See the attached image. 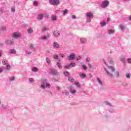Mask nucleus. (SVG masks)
I'll return each instance as SVG.
<instances>
[{
  "mask_svg": "<svg viewBox=\"0 0 131 131\" xmlns=\"http://www.w3.org/2000/svg\"><path fill=\"white\" fill-rule=\"evenodd\" d=\"M104 71L109 77H113V73L115 71V69L113 67H108L107 69L104 68Z\"/></svg>",
  "mask_w": 131,
  "mask_h": 131,
  "instance_id": "1",
  "label": "nucleus"
},
{
  "mask_svg": "<svg viewBox=\"0 0 131 131\" xmlns=\"http://www.w3.org/2000/svg\"><path fill=\"white\" fill-rule=\"evenodd\" d=\"M105 105L108 106V112L110 113H114L115 110L114 109V106H113L110 102L108 101H104Z\"/></svg>",
  "mask_w": 131,
  "mask_h": 131,
  "instance_id": "2",
  "label": "nucleus"
},
{
  "mask_svg": "<svg viewBox=\"0 0 131 131\" xmlns=\"http://www.w3.org/2000/svg\"><path fill=\"white\" fill-rule=\"evenodd\" d=\"M86 22L90 23L92 21V18L93 17V13L91 12H87L86 14Z\"/></svg>",
  "mask_w": 131,
  "mask_h": 131,
  "instance_id": "3",
  "label": "nucleus"
},
{
  "mask_svg": "<svg viewBox=\"0 0 131 131\" xmlns=\"http://www.w3.org/2000/svg\"><path fill=\"white\" fill-rule=\"evenodd\" d=\"M109 6V1L108 0H104L102 1L101 7L102 9H105V8H107Z\"/></svg>",
  "mask_w": 131,
  "mask_h": 131,
  "instance_id": "4",
  "label": "nucleus"
},
{
  "mask_svg": "<svg viewBox=\"0 0 131 131\" xmlns=\"http://www.w3.org/2000/svg\"><path fill=\"white\" fill-rule=\"evenodd\" d=\"M49 3L52 6H58V5H60V1L59 0H49Z\"/></svg>",
  "mask_w": 131,
  "mask_h": 131,
  "instance_id": "5",
  "label": "nucleus"
},
{
  "mask_svg": "<svg viewBox=\"0 0 131 131\" xmlns=\"http://www.w3.org/2000/svg\"><path fill=\"white\" fill-rule=\"evenodd\" d=\"M75 57H76V55L75 53H71L69 56H68L67 59L69 61H72L75 59Z\"/></svg>",
  "mask_w": 131,
  "mask_h": 131,
  "instance_id": "6",
  "label": "nucleus"
},
{
  "mask_svg": "<svg viewBox=\"0 0 131 131\" xmlns=\"http://www.w3.org/2000/svg\"><path fill=\"white\" fill-rule=\"evenodd\" d=\"M49 73L52 75H57V74H58V71L54 69H50Z\"/></svg>",
  "mask_w": 131,
  "mask_h": 131,
  "instance_id": "7",
  "label": "nucleus"
},
{
  "mask_svg": "<svg viewBox=\"0 0 131 131\" xmlns=\"http://www.w3.org/2000/svg\"><path fill=\"white\" fill-rule=\"evenodd\" d=\"M52 47L53 49H58L60 48V45L59 43H58V42H54L53 43Z\"/></svg>",
  "mask_w": 131,
  "mask_h": 131,
  "instance_id": "8",
  "label": "nucleus"
},
{
  "mask_svg": "<svg viewBox=\"0 0 131 131\" xmlns=\"http://www.w3.org/2000/svg\"><path fill=\"white\" fill-rule=\"evenodd\" d=\"M42 19H43V14L42 13L38 14L37 16V20H38V21H41Z\"/></svg>",
  "mask_w": 131,
  "mask_h": 131,
  "instance_id": "9",
  "label": "nucleus"
},
{
  "mask_svg": "<svg viewBox=\"0 0 131 131\" xmlns=\"http://www.w3.org/2000/svg\"><path fill=\"white\" fill-rule=\"evenodd\" d=\"M69 91L70 94H71L72 95H75V94H76V90L73 89V88H72V87L71 86L70 88Z\"/></svg>",
  "mask_w": 131,
  "mask_h": 131,
  "instance_id": "10",
  "label": "nucleus"
},
{
  "mask_svg": "<svg viewBox=\"0 0 131 131\" xmlns=\"http://www.w3.org/2000/svg\"><path fill=\"white\" fill-rule=\"evenodd\" d=\"M53 34L55 37H59L60 36V32L55 31L53 32Z\"/></svg>",
  "mask_w": 131,
  "mask_h": 131,
  "instance_id": "11",
  "label": "nucleus"
},
{
  "mask_svg": "<svg viewBox=\"0 0 131 131\" xmlns=\"http://www.w3.org/2000/svg\"><path fill=\"white\" fill-rule=\"evenodd\" d=\"M80 42H81V43H82V45H84V44L86 43V42L88 41V39H86V38H80Z\"/></svg>",
  "mask_w": 131,
  "mask_h": 131,
  "instance_id": "12",
  "label": "nucleus"
},
{
  "mask_svg": "<svg viewBox=\"0 0 131 131\" xmlns=\"http://www.w3.org/2000/svg\"><path fill=\"white\" fill-rule=\"evenodd\" d=\"M41 84H46L48 83V80L46 78H42L40 80Z\"/></svg>",
  "mask_w": 131,
  "mask_h": 131,
  "instance_id": "13",
  "label": "nucleus"
},
{
  "mask_svg": "<svg viewBox=\"0 0 131 131\" xmlns=\"http://www.w3.org/2000/svg\"><path fill=\"white\" fill-rule=\"evenodd\" d=\"M79 75L80 77L81 78V79H84V78H85V77H86V75L83 73L79 74Z\"/></svg>",
  "mask_w": 131,
  "mask_h": 131,
  "instance_id": "14",
  "label": "nucleus"
},
{
  "mask_svg": "<svg viewBox=\"0 0 131 131\" xmlns=\"http://www.w3.org/2000/svg\"><path fill=\"white\" fill-rule=\"evenodd\" d=\"M20 36H21V35L19 33H14L13 34V37L15 38H18V37H20Z\"/></svg>",
  "mask_w": 131,
  "mask_h": 131,
  "instance_id": "15",
  "label": "nucleus"
},
{
  "mask_svg": "<svg viewBox=\"0 0 131 131\" xmlns=\"http://www.w3.org/2000/svg\"><path fill=\"white\" fill-rule=\"evenodd\" d=\"M6 45H14V41L12 40H7L5 41Z\"/></svg>",
  "mask_w": 131,
  "mask_h": 131,
  "instance_id": "16",
  "label": "nucleus"
},
{
  "mask_svg": "<svg viewBox=\"0 0 131 131\" xmlns=\"http://www.w3.org/2000/svg\"><path fill=\"white\" fill-rule=\"evenodd\" d=\"M97 81L99 83V84L101 85V86H103V81L101 80V79L97 78Z\"/></svg>",
  "mask_w": 131,
  "mask_h": 131,
  "instance_id": "17",
  "label": "nucleus"
},
{
  "mask_svg": "<svg viewBox=\"0 0 131 131\" xmlns=\"http://www.w3.org/2000/svg\"><path fill=\"white\" fill-rule=\"evenodd\" d=\"M50 36H51V34H48L47 35V36H43L41 37L40 39H42V40H43L45 39H47V38H48V37H50Z\"/></svg>",
  "mask_w": 131,
  "mask_h": 131,
  "instance_id": "18",
  "label": "nucleus"
},
{
  "mask_svg": "<svg viewBox=\"0 0 131 131\" xmlns=\"http://www.w3.org/2000/svg\"><path fill=\"white\" fill-rule=\"evenodd\" d=\"M119 28H120V30H121V31L125 30V28H126V27L123 25H120Z\"/></svg>",
  "mask_w": 131,
  "mask_h": 131,
  "instance_id": "19",
  "label": "nucleus"
},
{
  "mask_svg": "<svg viewBox=\"0 0 131 131\" xmlns=\"http://www.w3.org/2000/svg\"><path fill=\"white\" fill-rule=\"evenodd\" d=\"M9 54H10L11 55H14V54H16V50L14 49H10L9 51Z\"/></svg>",
  "mask_w": 131,
  "mask_h": 131,
  "instance_id": "20",
  "label": "nucleus"
},
{
  "mask_svg": "<svg viewBox=\"0 0 131 131\" xmlns=\"http://www.w3.org/2000/svg\"><path fill=\"white\" fill-rule=\"evenodd\" d=\"M68 79L70 82H74L75 81V79L73 77H69Z\"/></svg>",
  "mask_w": 131,
  "mask_h": 131,
  "instance_id": "21",
  "label": "nucleus"
},
{
  "mask_svg": "<svg viewBox=\"0 0 131 131\" xmlns=\"http://www.w3.org/2000/svg\"><path fill=\"white\" fill-rule=\"evenodd\" d=\"M29 48L30 50L31 51H32V52L35 51V48H34V47L33 46V45H30Z\"/></svg>",
  "mask_w": 131,
  "mask_h": 131,
  "instance_id": "22",
  "label": "nucleus"
},
{
  "mask_svg": "<svg viewBox=\"0 0 131 131\" xmlns=\"http://www.w3.org/2000/svg\"><path fill=\"white\" fill-rule=\"evenodd\" d=\"M28 33L31 34L33 32V29L32 28H29L27 30Z\"/></svg>",
  "mask_w": 131,
  "mask_h": 131,
  "instance_id": "23",
  "label": "nucleus"
},
{
  "mask_svg": "<svg viewBox=\"0 0 131 131\" xmlns=\"http://www.w3.org/2000/svg\"><path fill=\"white\" fill-rule=\"evenodd\" d=\"M8 60L6 59H4L3 60H2V64L3 65H8Z\"/></svg>",
  "mask_w": 131,
  "mask_h": 131,
  "instance_id": "24",
  "label": "nucleus"
},
{
  "mask_svg": "<svg viewBox=\"0 0 131 131\" xmlns=\"http://www.w3.org/2000/svg\"><path fill=\"white\" fill-rule=\"evenodd\" d=\"M63 74L67 77H69V76H70V73H69V72H68V71L63 72Z\"/></svg>",
  "mask_w": 131,
  "mask_h": 131,
  "instance_id": "25",
  "label": "nucleus"
},
{
  "mask_svg": "<svg viewBox=\"0 0 131 131\" xmlns=\"http://www.w3.org/2000/svg\"><path fill=\"white\" fill-rule=\"evenodd\" d=\"M6 71H10L11 70V66L10 64H7L6 68Z\"/></svg>",
  "mask_w": 131,
  "mask_h": 131,
  "instance_id": "26",
  "label": "nucleus"
},
{
  "mask_svg": "<svg viewBox=\"0 0 131 131\" xmlns=\"http://www.w3.org/2000/svg\"><path fill=\"white\" fill-rule=\"evenodd\" d=\"M56 65H57L58 68H59V69H62V66L60 62H57Z\"/></svg>",
  "mask_w": 131,
  "mask_h": 131,
  "instance_id": "27",
  "label": "nucleus"
},
{
  "mask_svg": "<svg viewBox=\"0 0 131 131\" xmlns=\"http://www.w3.org/2000/svg\"><path fill=\"white\" fill-rule=\"evenodd\" d=\"M46 61L47 63L48 64V65H50L51 64V59H50L49 57L46 58Z\"/></svg>",
  "mask_w": 131,
  "mask_h": 131,
  "instance_id": "28",
  "label": "nucleus"
},
{
  "mask_svg": "<svg viewBox=\"0 0 131 131\" xmlns=\"http://www.w3.org/2000/svg\"><path fill=\"white\" fill-rule=\"evenodd\" d=\"M32 71H33V72H37V71H38V69L36 67L32 68Z\"/></svg>",
  "mask_w": 131,
  "mask_h": 131,
  "instance_id": "29",
  "label": "nucleus"
},
{
  "mask_svg": "<svg viewBox=\"0 0 131 131\" xmlns=\"http://www.w3.org/2000/svg\"><path fill=\"white\" fill-rule=\"evenodd\" d=\"M106 23L105 21H101L100 25L102 27H104V26H106Z\"/></svg>",
  "mask_w": 131,
  "mask_h": 131,
  "instance_id": "30",
  "label": "nucleus"
},
{
  "mask_svg": "<svg viewBox=\"0 0 131 131\" xmlns=\"http://www.w3.org/2000/svg\"><path fill=\"white\" fill-rule=\"evenodd\" d=\"M51 20L52 21H56V20H57V16H56V15H53L51 17Z\"/></svg>",
  "mask_w": 131,
  "mask_h": 131,
  "instance_id": "31",
  "label": "nucleus"
},
{
  "mask_svg": "<svg viewBox=\"0 0 131 131\" xmlns=\"http://www.w3.org/2000/svg\"><path fill=\"white\" fill-rule=\"evenodd\" d=\"M113 33H114V30H108V34H113Z\"/></svg>",
  "mask_w": 131,
  "mask_h": 131,
  "instance_id": "32",
  "label": "nucleus"
},
{
  "mask_svg": "<svg viewBox=\"0 0 131 131\" xmlns=\"http://www.w3.org/2000/svg\"><path fill=\"white\" fill-rule=\"evenodd\" d=\"M40 89L41 90H45V89H46V85L45 84H41L40 86Z\"/></svg>",
  "mask_w": 131,
  "mask_h": 131,
  "instance_id": "33",
  "label": "nucleus"
},
{
  "mask_svg": "<svg viewBox=\"0 0 131 131\" xmlns=\"http://www.w3.org/2000/svg\"><path fill=\"white\" fill-rule=\"evenodd\" d=\"M1 31H6V27L5 26H2L0 28Z\"/></svg>",
  "mask_w": 131,
  "mask_h": 131,
  "instance_id": "34",
  "label": "nucleus"
},
{
  "mask_svg": "<svg viewBox=\"0 0 131 131\" xmlns=\"http://www.w3.org/2000/svg\"><path fill=\"white\" fill-rule=\"evenodd\" d=\"M75 66H76V64L74 62L70 63V67H75Z\"/></svg>",
  "mask_w": 131,
  "mask_h": 131,
  "instance_id": "35",
  "label": "nucleus"
},
{
  "mask_svg": "<svg viewBox=\"0 0 131 131\" xmlns=\"http://www.w3.org/2000/svg\"><path fill=\"white\" fill-rule=\"evenodd\" d=\"M108 61L110 63V64H113V59H111V58H108Z\"/></svg>",
  "mask_w": 131,
  "mask_h": 131,
  "instance_id": "36",
  "label": "nucleus"
},
{
  "mask_svg": "<svg viewBox=\"0 0 131 131\" xmlns=\"http://www.w3.org/2000/svg\"><path fill=\"white\" fill-rule=\"evenodd\" d=\"M74 84L77 86V88H80V84H79V82H75Z\"/></svg>",
  "mask_w": 131,
  "mask_h": 131,
  "instance_id": "37",
  "label": "nucleus"
},
{
  "mask_svg": "<svg viewBox=\"0 0 131 131\" xmlns=\"http://www.w3.org/2000/svg\"><path fill=\"white\" fill-rule=\"evenodd\" d=\"M15 7H14V6H12L11 8V11L12 12V13H15Z\"/></svg>",
  "mask_w": 131,
  "mask_h": 131,
  "instance_id": "38",
  "label": "nucleus"
},
{
  "mask_svg": "<svg viewBox=\"0 0 131 131\" xmlns=\"http://www.w3.org/2000/svg\"><path fill=\"white\" fill-rule=\"evenodd\" d=\"M38 4H39L38 1H34L33 6H34L35 7H36V6H37V5H38Z\"/></svg>",
  "mask_w": 131,
  "mask_h": 131,
  "instance_id": "39",
  "label": "nucleus"
},
{
  "mask_svg": "<svg viewBox=\"0 0 131 131\" xmlns=\"http://www.w3.org/2000/svg\"><path fill=\"white\" fill-rule=\"evenodd\" d=\"M1 106L2 108H3V109H7V108L8 107V105L6 104H2Z\"/></svg>",
  "mask_w": 131,
  "mask_h": 131,
  "instance_id": "40",
  "label": "nucleus"
},
{
  "mask_svg": "<svg viewBox=\"0 0 131 131\" xmlns=\"http://www.w3.org/2000/svg\"><path fill=\"white\" fill-rule=\"evenodd\" d=\"M53 58L55 60H57V59H58V58H59V56H58V55H57V54H54L53 55Z\"/></svg>",
  "mask_w": 131,
  "mask_h": 131,
  "instance_id": "41",
  "label": "nucleus"
},
{
  "mask_svg": "<svg viewBox=\"0 0 131 131\" xmlns=\"http://www.w3.org/2000/svg\"><path fill=\"white\" fill-rule=\"evenodd\" d=\"M42 30L43 31H47V30H48V28L43 26V27H42Z\"/></svg>",
  "mask_w": 131,
  "mask_h": 131,
  "instance_id": "42",
  "label": "nucleus"
},
{
  "mask_svg": "<svg viewBox=\"0 0 131 131\" xmlns=\"http://www.w3.org/2000/svg\"><path fill=\"white\" fill-rule=\"evenodd\" d=\"M82 69H84V70H86L88 68L86 67V66L85 65L83 64V65H82Z\"/></svg>",
  "mask_w": 131,
  "mask_h": 131,
  "instance_id": "43",
  "label": "nucleus"
},
{
  "mask_svg": "<svg viewBox=\"0 0 131 131\" xmlns=\"http://www.w3.org/2000/svg\"><path fill=\"white\" fill-rule=\"evenodd\" d=\"M10 81H14L15 80V77H11L9 79Z\"/></svg>",
  "mask_w": 131,
  "mask_h": 131,
  "instance_id": "44",
  "label": "nucleus"
},
{
  "mask_svg": "<svg viewBox=\"0 0 131 131\" xmlns=\"http://www.w3.org/2000/svg\"><path fill=\"white\" fill-rule=\"evenodd\" d=\"M45 87L46 88H51V84L47 83V84H45Z\"/></svg>",
  "mask_w": 131,
  "mask_h": 131,
  "instance_id": "45",
  "label": "nucleus"
},
{
  "mask_svg": "<svg viewBox=\"0 0 131 131\" xmlns=\"http://www.w3.org/2000/svg\"><path fill=\"white\" fill-rule=\"evenodd\" d=\"M29 81L30 82H34V80L33 79V78H29Z\"/></svg>",
  "mask_w": 131,
  "mask_h": 131,
  "instance_id": "46",
  "label": "nucleus"
},
{
  "mask_svg": "<svg viewBox=\"0 0 131 131\" xmlns=\"http://www.w3.org/2000/svg\"><path fill=\"white\" fill-rule=\"evenodd\" d=\"M59 56L60 58H64V57H65V55H64L63 53L60 54Z\"/></svg>",
  "mask_w": 131,
  "mask_h": 131,
  "instance_id": "47",
  "label": "nucleus"
},
{
  "mask_svg": "<svg viewBox=\"0 0 131 131\" xmlns=\"http://www.w3.org/2000/svg\"><path fill=\"white\" fill-rule=\"evenodd\" d=\"M68 12V10H64L62 11L63 15H65V14H67Z\"/></svg>",
  "mask_w": 131,
  "mask_h": 131,
  "instance_id": "48",
  "label": "nucleus"
},
{
  "mask_svg": "<svg viewBox=\"0 0 131 131\" xmlns=\"http://www.w3.org/2000/svg\"><path fill=\"white\" fill-rule=\"evenodd\" d=\"M64 68H65V69H69V68H70V65L68 64V65L64 66Z\"/></svg>",
  "mask_w": 131,
  "mask_h": 131,
  "instance_id": "49",
  "label": "nucleus"
},
{
  "mask_svg": "<svg viewBox=\"0 0 131 131\" xmlns=\"http://www.w3.org/2000/svg\"><path fill=\"white\" fill-rule=\"evenodd\" d=\"M115 75L117 76V77H119V72H116L115 73Z\"/></svg>",
  "mask_w": 131,
  "mask_h": 131,
  "instance_id": "50",
  "label": "nucleus"
},
{
  "mask_svg": "<svg viewBox=\"0 0 131 131\" xmlns=\"http://www.w3.org/2000/svg\"><path fill=\"white\" fill-rule=\"evenodd\" d=\"M79 60H81V56H79L78 57H77V61H79Z\"/></svg>",
  "mask_w": 131,
  "mask_h": 131,
  "instance_id": "51",
  "label": "nucleus"
},
{
  "mask_svg": "<svg viewBox=\"0 0 131 131\" xmlns=\"http://www.w3.org/2000/svg\"><path fill=\"white\" fill-rule=\"evenodd\" d=\"M126 77L127 78H129L130 77V75L129 74H126Z\"/></svg>",
  "mask_w": 131,
  "mask_h": 131,
  "instance_id": "52",
  "label": "nucleus"
},
{
  "mask_svg": "<svg viewBox=\"0 0 131 131\" xmlns=\"http://www.w3.org/2000/svg\"><path fill=\"white\" fill-rule=\"evenodd\" d=\"M120 61H121V62H122L123 63H124V58H121L120 59Z\"/></svg>",
  "mask_w": 131,
  "mask_h": 131,
  "instance_id": "53",
  "label": "nucleus"
},
{
  "mask_svg": "<svg viewBox=\"0 0 131 131\" xmlns=\"http://www.w3.org/2000/svg\"><path fill=\"white\" fill-rule=\"evenodd\" d=\"M3 54H4V52L2 50H0V57H2V56H3Z\"/></svg>",
  "mask_w": 131,
  "mask_h": 131,
  "instance_id": "54",
  "label": "nucleus"
},
{
  "mask_svg": "<svg viewBox=\"0 0 131 131\" xmlns=\"http://www.w3.org/2000/svg\"><path fill=\"white\" fill-rule=\"evenodd\" d=\"M1 13H4L5 11H4V7H2L1 8Z\"/></svg>",
  "mask_w": 131,
  "mask_h": 131,
  "instance_id": "55",
  "label": "nucleus"
},
{
  "mask_svg": "<svg viewBox=\"0 0 131 131\" xmlns=\"http://www.w3.org/2000/svg\"><path fill=\"white\" fill-rule=\"evenodd\" d=\"M127 62H128V63L130 64V63H131V58H128L127 59Z\"/></svg>",
  "mask_w": 131,
  "mask_h": 131,
  "instance_id": "56",
  "label": "nucleus"
},
{
  "mask_svg": "<svg viewBox=\"0 0 131 131\" xmlns=\"http://www.w3.org/2000/svg\"><path fill=\"white\" fill-rule=\"evenodd\" d=\"M65 95L66 96H68L69 95V92H68V91L66 92H65Z\"/></svg>",
  "mask_w": 131,
  "mask_h": 131,
  "instance_id": "57",
  "label": "nucleus"
},
{
  "mask_svg": "<svg viewBox=\"0 0 131 131\" xmlns=\"http://www.w3.org/2000/svg\"><path fill=\"white\" fill-rule=\"evenodd\" d=\"M72 18L73 19H76V16H75V15H73V16H72Z\"/></svg>",
  "mask_w": 131,
  "mask_h": 131,
  "instance_id": "58",
  "label": "nucleus"
},
{
  "mask_svg": "<svg viewBox=\"0 0 131 131\" xmlns=\"http://www.w3.org/2000/svg\"><path fill=\"white\" fill-rule=\"evenodd\" d=\"M88 66H89V67H90V68H92V64H91V63H88Z\"/></svg>",
  "mask_w": 131,
  "mask_h": 131,
  "instance_id": "59",
  "label": "nucleus"
},
{
  "mask_svg": "<svg viewBox=\"0 0 131 131\" xmlns=\"http://www.w3.org/2000/svg\"><path fill=\"white\" fill-rule=\"evenodd\" d=\"M103 62L104 63L105 65H106V66H107V63L106 62V61H105V60L103 59Z\"/></svg>",
  "mask_w": 131,
  "mask_h": 131,
  "instance_id": "60",
  "label": "nucleus"
},
{
  "mask_svg": "<svg viewBox=\"0 0 131 131\" xmlns=\"http://www.w3.org/2000/svg\"><path fill=\"white\" fill-rule=\"evenodd\" d=\"M27 53L28 55H31V52L30 51H27Z\"/></svg>",
  "mask_w": 131,
  "mask_h": 131,
  "instance_id": "61",
  "label": "nucleus"
},
{
  "mask_svg": "<svg viewBox=\"0 0 131 131\" xmlns=\"http://www.w3.org/2000/svg\"><path fill=\"white\" fill-rule=\"evenodd\" d=\"M3 71H4V70H3L2 69H1V68H0V73H3Z\"/></svg>",
  "mask_w": 131,
  "mask_h": 131,
  "instance_id": "62",
  "label": "nucleus"
},
{
  "mask_svg": "<svg viewBox=\"0 0 131 131\" xmlns=\"http://www.w3.org/2000/svg\"><path fill=\"white\" fill-rule=\"evenodd\" d=\"M60 89V88L59 86H57V87L56 88V89H57V90H58V91H59Z\"/></svg>",
  "mask_w": 131,
  "mask_h": 131,
  "instance_id": "63",
  "label": "nucleus"
},
{
  "mask_svg": "<svg viewBox=\"0 0 131 131\" xmlns=\"http://www.w3.org/2000/svg\"><path fill=\"white\" fill-rule=\"evenodd\" d=\"M128 19L131 21V15L129 16Z\"/></svg>",
  "mask_w": 131,
  "mask_h": 131,
  "instance_id": "64",
  "label": "nucleus"
}]
</instances>
